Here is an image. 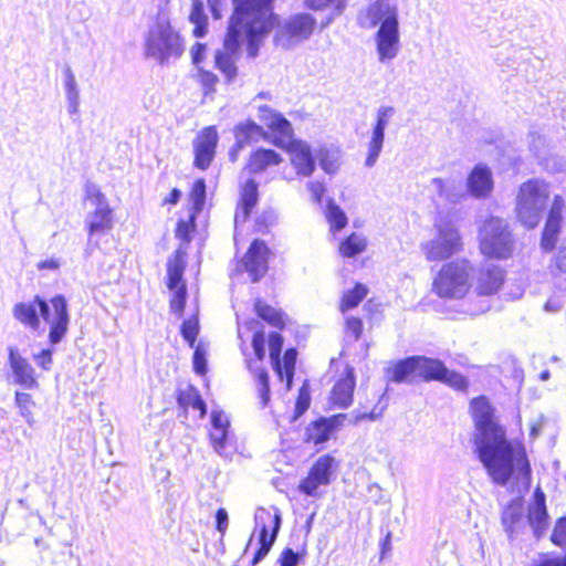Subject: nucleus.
<instances>
[{
	"instance_id": "f257e3e1",
	"label": "nucleus",
	"mask_w": 566,
	"mask_h": 566,
	"mask_svg": "<svg viewBox=\"0 0 566 566\" xmlns=\"http://www.w3.org/2000/svg\"><path fill=\"white\" fill-rule=\"evenodd\" d=\"M473 417L474 451L492 481L504 486L516 474L517 480H530L532 469L525 448L506 439L505 430L494 417V408L485 396L470 402Z\"/></svg>"
},
{
	"instance_id": "f03ea898",
	"label": "nucleus",
	"mask_w": 566,
	"mask_h": 566,
	"mask_svg": "<svg viewBox=\"0 0 566 566\" xmlns=\"http://www.w3.org/2000/svg\"><path fill=\"white\" fill-rule=\"evenodd\" d=\"M275 0H233V13L229 21L224 38L226 52L216 53L217 67L231 82L237 76L233 54L240 49L242 39H247V51L250 57L259 53L263 38L273 29L277 15L273 13Z\"/></svg>"
},
{
	"instance_id": "7ed1b4c3",
	"label": "nucleus",
	"mask_w": 566,
	"mask_h": 566,
	"mask_svg": "<svg viewBox=\"0 0 566 566\" xmlns=\"http://www.w3.org/2000/svg\"><path fill=\"white\" fill-rule=\"evenodd\" d=\"M185 51L184 41L169 21L158 19L145 38V56L154 59L160 65L170 59H179Z\"/></svg>"
},
{
	"instance_id": "20e7f679",
	"label": "nucleus",
	"mask_w": 566,
	"mask_h": 566,
	"mask_svg": "<svg viewBox=\"0 0 566 566\" xmlns=\"http://www.w3.org/2000/svg\"><path fill=\"white\" fill-rule=\"evenodd\" d=\"M551 191L545 181L532 179L520 187L516 212L520 221L527 228H535L546 209Z\"/></svg>"
},
{
	"instance_id": "39448f33",
	"label": "nucleus",
	"mask_w": 566,
	"mask_h": 566,
	"mask_svg": "<svg viewBox=\"0 0 566 566\" xmlns=\"http://www.w3.org/2000/svg\"><path fill=\"white\" fill-rule=\"evenodd\" d=\"M472 265L468 260L444 264L433 281V291L444 298H461L470 287Z\"/></svg>"
},
{
	"instance_id": "423d86ee",
	"label": "nucleus",
	"mask_w": 566,
	"mask_h": 566,
	"mask_svg": "<svg viewBox=\"0 0 566 566\" xmlns=\"http://www.w3.org/2000/svg\"><path fill=\"white\" fill-rule=\"evenodd\" d=\"M480 250L489 258L506 259L513 250V240L507 222L497 217L485 220L480 228Z\"/></svg>"
},
{
	"instance_id": "0eeeda50",
	"label": "nucleus",
	"mask_w": 566,
	"mask_h": 566,
	"mask_svg": "<svg viewBox=\"0 0 566 566\" xmlns=\"http://www.w3.org/2000/svg\"><path fill=\"white\" fill-rule=\"evenodd\" d=\"M39 317L50 325L49 342L57 345L62 342L69 331L70 314L69 305L64 295H55L50 302L35 295Z\"/></svg>"
},
{
	"instance_id": "6e6552de",
	"label": "nucleus",
	"mask_w": 566,
	"mask_h": 566,
	"mask_svg": "<svg viewBox=\"0 0 566 566\" xmlns=\"http://www.w3.org/2000/svg\"><path fill=\"white\" fill-rule=\"evenodd\" d=\"M416 377L426 382L439 381L459 391L469 388V379L464 375L449 369L438 358L416 355Z\"/></svg>"
},
{
	"instance_id": "1a4fd4ad",
	"label": "nucleus",
	"mask_w": 566,
	"mask_h": 566,
	"mask_svg": "<svg viewBox=\"0 0 566 566\" xmlns=\"http://www.w3.org/2000/svg\"><path fill=\"white\" fill-rule=\"evenodd\" d=\"M436 228L437 237L422 244L427 260H447L462 250V238L454 224L446 221L438 223Z\"/></svg>"
},
{
	"instance_id": "9d476101",
	"label": "nucleus",
	"mask_w": 566,
	"mask_h": 566,
	"mask_svg": "<svg viewBox=\"0 0 566 566\" xmlns=\"http://www.w3.org/2000/svg\"><path fill=\"white\" fill-rule=\"evenodd\" d=\"M315 25L316 20L310 13L293 14L277 25L274 36L275 44L284 50H290L310 39Z\"/></svg>"
},
{
	"instance_id": "9b49d317",
	"label": "nucleus",
	"mask_w": 566,
	"mask_h": 566,
	"mask_svg": "<svg viewBox=\"0 0 566 566\" xmlns=\"http://www.w3.org/2000/svg\"><path fill=\"white\" fill-rule=\"evenodd\" d=\"M255 527H259V548L253 558L252 566L258 565L271 551L281 528L282 517L279 510L272 514L265 509H259L255 513Z\"/></svg>"
},
{
	"instance_id": "f8f14e48",
	"label": "nucleus",
	"mask_w": 566,
	"mask_h": 566,
	"mask_svg": "<svg viewBox=\"0 0 566 566\" xmlns=\"http://www.w3.org/2000/svg\"><path fill=\"white\" fill-rule=\"evenodd\" d=\"M335 469L336 462L332 455L319 457L310 469L307 476L301 481L298 490L307 496H319L318 488L332 482Z\"/></svg>"
},
{
	"instance_id": "ddd939ff",
	"label": "nucleus",
	"mask_w": 566,
	"mask_h": 566,
	"mask_svg": "<svg viewBox=\"0 0 566 566\" xmlns=\"http://www.w3.org/2000/svg\"><path fill=\"white\" fill-rule=\"evenodd\" d=\"M234 143L229 149L228 156L230 161L235 163L240 153L253 143L261 139H269V133L252 119L239 122L233 127Z\"/></svg>"
},
{
	"instance_id": "4468645a",
	"label": "nucleus",
	"mask_w": 566,
	"mask_h": 566,
	"mask_svg": "<svg viewBox=\"0 0 566 566\" xmlns=\"http://www.w3.org/2000/svg\"><path fill=\"white\" fill-rule=\"evenodd\" d=\"M357 22L364 29L397 23L399 22L397 8L390 3V0H375L358 13Z\"/></svg>"
},
{
	"instance_id": "2eb2a0df",
	"label": "nucleus",
	"mask_w": 566,
	"mask_h": 566,
	"mask_svg": "<svg viewBox=\"0 0 566 566\" xmlns=\"http://www.w3.org/2000/svg\"><path fill=\"white\" fill-rule=\"evenodd\" d=\"M395 113L396 109L392 106H380L377 109L376 123L373 127L371 137L368 143V154L365 160L366 167L370 168L377 163L385 140V129Z\"/></svg>"
},
{
	"instance_id": "dca6fc26",
	"label": "nucleus",
	"mask_w": 566,
	"mask_h": 566,
	"mask_svg": "<svg viewBox=\"0 0 566 566\" xmlns=\"http://www.w3.org/2000/svg\"><path fill=\"white\" fill-rule=\"evenodd\" d=\"M218 133L213 126L203 128L193 140L195 167L206 170L211 165L218 145Z\"/></svg>"
},
{
	"instance_id": "f3484780",
	"label": "nucleus",
	"mask_w": 566,
	"mask_h": 566,
	"mask_svg": "<svg viewBox=\"0 0 566 566\" xmlns=\"http://www.w3.org/2000/svg\"><path fill=\"white\" fill-rule=\"evenodd\" d=\"M375 42L379 62L394 60L400 49L399 22L380 25L375 34Z\"/></svg>"
},
{
	"instance_id": "a211bd4d",
	"label": "nucleus",
	"mask_w": 566,
	"mask_h": 566,
	"mask_svg": "<svg viewBox=\"0 0 566 566\" xmlns=\"http://www.w3.org/2000/svg\"><path fill=\"white\" fill-rule=\"evenodd\" d=\"M269 249L264 241L255 239L249 247L243 265L252 282H259L268 271Z\"/></svg>"
},
{
	"instance_id": "6ab92c4d",
	"label": "nucleus",
	"mask_w": 566,
	"mask_h": 566,
	"mask_svg": "<svg viewBox=\"0 0 566 566\" xmlns=\"http://www.w3.org/2000/svg\"><path fill=\"white\" fill-rule=\"evenodd\" d=\"M564 208L565 201L563 197L556 195L549 209L541 240V245L545 251H552L555 248L563 220L562 213Z\"/></svg>"
},
{
	"instance_id": "aec40b11",
	"label": "nucleus",
	"mask_w": 566,
	"mask_h": 566,
	"mask_svg": "<svg viewBox=\"0 0 566 566\" xmlns=\"http://www.w3.org/2000/svg\"><path fill=\"white\" fill-rule=\"evenodd\" d=\"M285 149L291 153V164L297 175L310 177L315 170V159L312 156L311 146L301 139H294Z\"/></svg>"
},
{
	"instance_id": "412c9836",
	"label": "nucleus",
	"mask_w": 566,
	"mask_h": 566,
	"mask_svg": "<svg viewBox=\"0 0 566 566\" xmlns=\"http://www.w3.org/2000/svg\"><path fill=\"white\" fill-rule=\"evenodd\" d=\"M527 522L536 538H541L545 534L548 525V513L545 493L539 488L535 490L533 503L528 506Z\"/></svg>"
},
{
	"instance_id": "4be33fe9",
	"label": "nucleus",
	"mask_w": 566,
	"mask_h": 566,
	"mask_svg": "<svg viewBox=\"0 0 566 566\" xmlns=\"http://www.w3.org/2000/svg\"><path fill=\"white\" fill-rule=\"evenodd\" d=\"M9 365L15 377V382L27 389L38 387V381L34 377V368L29 361L19 354L14 347H9Z\"/></svg>"
},
{
	"instance_id": "5701e85b",
	"label": "nucleus",
	"mask_w": 566,
	"mask_h": 566,
	"mask_svg": "<svg viewBox=\"0 0 566 566\" xmlns=\"http://www.w3.org/2000/svg\"><path fill=\"white\" fill-rule=\"evenodd\" d=\"M468 190L475 198L488 197L493 189L492 171L486 165H476L468 176Z\"/></svg>"
},
{
	"instance_id": "b1692460",
	"label": "nucleus",
	"mask_w": 566,
	"mask_h": 566,
	"mask_svg": "<svg viewBox=\"0 0 566 566\" xmlns=\"http://www.w3.org/2000/svg\"><path fill=\"white\" fill-rule=\"evenodd\" d=\"M356 386L355 370L350 366H346L344 374L336 381L332 389V400L338 407L345 409L353 402V395Z\"/></svg>"
},
{
	"instance_id": "393cba45",
	"label": "nucleus",
	"mask_w": 566,
	"mask_h": 566,
	"mask_svg": "<svg viewBox=\"0 0 566 566\" xmlns=\"http://www.w3.org/2000/svg\"><path fill=\"white\" fill-rule=\"evenodd\" d=\"M282 161L283 158L277 151L259 147L250 154L244 170L250 175H256L265 171L270 167L280 165Z\"/></svg>"
},
{
	"instance_id": "a878e982",
	"label": "nucleus",
	"mask_w": 566,
	"mask_h": 566,
	"mask_svg": "<svg viewBox=\"0 0 566 566\" xmlns=\"http://www.w3.org/2000/svg\"><path fill=\"white\" fill-rule=\"evenodd\" d=\"M504 275L500 266L485 264L480 271L476 291L480 295L495 294L503 284Z\"/></svg>"
},
{
	"instance_id": "bb28decb",
	"label": "nucleus",
	"mask_w": 566,
	"mask_h": 566,
	"mask_svg": "<svg viewBox=\"0 0 566 566\" xmlns=\"http://www.w3.org/2000/svg\"><path fill=\"white\" fill-rule=\"evenodd\" d=\"M502 524L505 532L512 537L524 527V509L518 500H512L503 510Z\"/></svg>"
},
{
	"instance_id": "cd10ccee",
	"label": "nucleus",
	"mask_w": 566,
	"mask_h": 566,
	"mask_svg": "<svg viewBox=\"0 0 566 566\" xmlns=\"http://www.w3.org/2000/svg\"><path fill=\"white\" fill-rule=\"evenodd\" d=\"M269 129L274 134L272 143L279 148L285 149L294 142L292 124L281 113L270 123Z\"/></svg>"
},
{
	"instance_id": "c85d7f7f",
	"label": "nucleus",
	"mask_w": 566,
	"mask_h": 566,
	"mask_svg": "<svg viewBox=\"0 0 566 566\" xmlns=\"http://www.w3.org/2000/svg\"><path fill=\"white\" fill-rule=\"evenodd\" d=\"M13 317L24 326L36 331L40 327V318L35 297L31 302L17 303L12 308Z\"/></svg>"
},
{
	"instance_id": "c756f323",
	"label": "nucleus",
	"mask_w": 566,
	"mask_h": 566,
	"mask_svg": "<svg viewBox=\"0 0 566 566\" xmlns=\"http://www.w3.org/2000/svg\"><path fill=\"white\" fill-rule=\"evenodd\" d=\"M85 224L88 231L90 240L97 232L103 233L111 230L113 227L112 209H99L87 213Z\"/></svg>"
},
{
	"instance_id": "7c9ffc66",
	"label": "nucleus",
	"mask_w": 566,
	"mask_h": 566,
	"mask_svg": "<svg viewBox=\"0 0 566 566\" xmlns=\"http://www.w3.org/2000/svg\"><path fill=\"white\" fill-rule=\"evenodd\" d=\"M389 380L396 384L410 382V377H416V355L396 361L387 370Z\"/></svg>"
},
{
	"instance_id": "2f4dec72",
	"label": "nucleus",
	"mask_w": 566,
	"mask_h": 566,
	"mask_svg": "<svg viewBox=\"0 0 566 566\" xmlns=\"http://www.w3.org/2000/svg\"><path fill=\"white\" fill-rule=\"evenodd\" d=\"M433 190L438 193L441 199L450 202H457L462 197V186L453 179H441L433 178L431 180Z\"/></svg>"
},
{
	"instance_id": "473e14b6",
	"label": "nucleus",
	"mask_w": 566,
	"mask_h": 566,
	"mask_svg": "<svg viewBox=\"0 0 566 566\" xmlns=\"http://www.w3.org/2000/svg\"><path fill=\"white\" fill-rule=\"evenodd\" d=\"M184 272H185V261L177 253L176 256L174 259L168 260V263H167V276H168L167 286L170 291H175V289H178L181 285H186L182 280Z\"/></svg>"
},
{
	"instance_id": "72a5a7b5",
	"label": "nucleus",
	"mask_w": 566,
	"mask_h": 566,
	"mask_svg": "<svg viewBox=\"0 0 566 566\" xmlns=\"http://www.w3.org/2000/svg\"><path fill=\"white\" fill-rule=\"evenodd\" d=\"M332 432L333 428L329 424V420L321 418L306 429V440L315 444L324 443L331 438Z\"/></svg>"
},
{
	"instance_id": "f704fd0d",
	"label": "nucleus",
	"mask_w": 566,
	"mask_h": 566,
	"mask_svg": "<svg viewBox=\"0 0 566 566\" xmlns=\"http://www.w3.org/2000/svg\"><path fill=\"white\" fill-rule=\"evenodd\" d=\"M254 310L258 316L265 321L268 324L276 328L284 327L285 323L283 319V313L280 310L272 307L260 298L255 301Z\"/></svg>"
},
{
	"instance_id": "c9c22d12",
	"label": "nucleus",
	"mask_w": 566,
	"mask_h": 566,
	"mask_svg": "<svg viewBox=\"0 0 566 566\" xmlns=\"http://www.w3.org/2000/svg\"><path fill=\"white\" fill-rule=\"evenodd\" d=\"M189 20L195 24L193 35L196 38L205 36L207 33L208 17L205 12L202 0H192Z\"/></svg>"
},
{
	"instance_id": "e433bc0d",
	"label": "nucleus",
	"mask_w": 566,
	"mask_h": 566,
	"mask_svg": "<svg viewBox=\"0 0 566 566\" xmlns=\"http://www.w3.org/2000/svg\"><path fill=\"white\" fill-rule=\"evenodd\" d=\"M269 347H270V358L272 363V368L279 376V378L283 379V368L281 361V353L283 348V337L281 334L276 332H272L269 335Z\"/></svg>"
},
{
	"instance_id": "4c0bfd02",
	"label": "nucleus",
	"mask_w": 566,
	"mask_h": 566,
	"mask_svg": "<svg viewBox=\"0 0 566 566\" xmlns=\"http://www.w3.org/2000/svg\"><path fill=\"white\" fill-rule=\"evenodd\" d=\"M366 239L357 233H352L339 245V252L345 258H354L365 251Z\"/></svg>"
},
{
	"instance_id": "58836bf2",
	"label": "nucleus",
	"mask_w": 566,
	"mask_h": 566,
	"mask_svg": "<svg viewBox=\"0 0 566 566\" xmlns=\"http://www.w3.org/2000/svg\"><path fill=\"white\" fill-rule=\"evenodd\" d=\"M178 403L182 407L191 406L193 409L200 411L201 418L207 413V406L200 394L191 388L188 392H180L178 396Z\"/></svg>"
},
{
	"instance_id": "ea45409f",
	"label": "nucleus",
	"mask_w": 566,
	"mask_h": 566,
	"mask_svg": "<svg viewBox=\"0 0 566 566\" xmlns=\"http://www.w3.org/2000/svg\"><path fill=\"white\" fill-rule=\"evenodd\" d=\"M256 378V387L259 392V398L261 401V407L264 408L270 401L271 390H270V381L269 374L264 368H256L253 370Z\"/></svg>"
},
{
	"instance_id": "a19ab883",
	"label": "nucleus",
	"mask_w": 566,
	"mask_h": 566,
	"mask_svg": "<svg viewBox=\"0 0 566 566\" xmlns=\"http://www.w3.org/2000/svg\"><path fill=\"white\" fill-rule=\"evenodd\" d=\"M326 218L331 224V229L334 231H338L347 224L345 212L333 200H329L327 203Z\"/></svg>"
},
{
	"instance_id": "79ce46f5",
	"label": "nucleus",
	"mask_w": 566,
	"mask_h": 566,
	"mask_svg": "<svg viewBox=\"0 0 566 566\" xmlns=\"http://www.w3.org/2000/svg\"><path fill=\"white\" fill-rule=\"evenodd\" d=\"M240 205L253 209L259 200L258 182L249 178L242 186Z\"/></svg>"
},
{
	"instance_id": "37998d69",
	"label": "nucleus",
	"mask_w": 566,
	"mask_h": 566,
	"mask_svg": "<svg viewBox=\"0 0 566 566\" xmlns=\"http://www.w3.org/2000/svg\"><path fill=\"white\" fill-rule=\"evenodd\" d=\"M367 294V287L360 283H357L353 290H349L344 294L342 300V311H348L356 307Z\"/></svg>"
},
{
	"instance_id": "c03bdc74",
	"label": "nucleus",
	"mask_w": 566,
	"mask_h": 566,
	"mask_svg": "<svg viewBox=\"0 0 566 566\" xmlns=\"http://www.w3.org/2000/svg\"><path fill=\"white\" fill-rule=\"evenodd\" d=\"M206 181L202 178L197 179L192 186L190 201L195 213H198L203 209L206 202Z\"/></svg>"
},
{
	"instance_id": "a18cd8bd",
	"label": "nucleus",
	"mask_w": 566,
	"mask_h": 566,
	"mask_svg": "<svg viewBox=\"0 0 566 566\" xmlns=\"http://www.w3.org/2000/svg\"><path fill=\"white\" fill-rule=\"evenodd\" d=\"M180 333L184 339L189 344V346L193 348L197 336L199 334L198 321L196 318L185 319L181 324Z\"/></svg>"
},
{
	"instance_id": "49530a36",
	"label": "nucleus",
	"mask_w": 566,
	"mask_h": 566,
	"mask_svg": "<svg viewBox=\"0 0 566 566\" xmlns=\"http://www.w3.org/2000/svg\"><path fill=\"white\" fill-rule=\"evenodd\" d=\"M296 352L295 349H287L284 354L283 378H286V389L290 390L293 385L294 368H295Z\"/></svg>"
},
{
	"instance_id": "de8ad7c7",
	"label": "nucleus",
	"mask_w": 566,
	"mask_h": 566,
	"mask_svg": "<svg viewBox=\"0 0 566 566\" xmlns=\"http://www.w3.org/2000/svg\"><path fill=\"white\" fill-rule=\"evenodd\" d=\"M171 293L172 297L170 300V310L172 313L181 316L186 306L187 286L181 285L178 289H175V291H171Z\"/></svg>"
},
{
	"instance_id": "09e8293b",
	"label": "nucleus",
	"mask_w": 566,
	"mask_h": 566,
	"mask_svg": "<svg viewBox=\"0 0 566 566\" xmlns=\"http://www.w3.org/2000/svg\"><path fill=\"white\" fill-rule=\"evenodd\" d=\"M311 397L310 392L304 384L300 391L295 403L294 415L292 416L291 421H296L310 407Z\"/></svg>"
},
{
	"instance_id": "8fccbe9b",
	"label": "nucleus",
	"mask_w": 566,
	"mask_h": 566,
	"mask_svg": "<svg viewBox=\"0 0 566 566\" xmlns=\"http://www.w3.org/2000/svg\"><path fill=\"white\" fill-rule=\"evenodd\" d=\"M63 75L66 98L80 97V91L72 69L70 66H66L63 71Z\"/></svg>"
},
{
	"instance_id": "3c124183",
	"label": "nucleus",
	"mask_w": 566,
	"mask_h": 566,
	"mask_svg": "<svg viewBox=\"0 0 566 566\" xmlns=\"http://www.w3.org/2000/svg\"><path fill=\"white\" fill-rule=\"evenodd\" d=\"M206 349L202 346L201 343H199L195 347L193 356H192V364H193V370L198 375H205L207 373V358H206Z\"/></svg>"
},
{
	"instance_id": "603ef678",
	"label": "nucleus",
	"mask_w": 566,
	"mask_h": 566,
	"mask_svg": "<svg viewBox=\"0 0 566 566\" xmlns=\"http://www.w3.org/2000/svg\"><path fill=\"white\" fill-rule=\"evenodd\" d=\"M228 429L229 428H220V429L218 428V429H212V431L210 432V440H211L212 447L216 450V452L219 454H222V452L226 448L228 432H229Z\"/></svg>"
},
{
	"instance_id": "864d4df0",
	"label": "nucleus",
	"mask_w": 566,
	"mask_h": 566,
	"mask_svg": "<svg viewBox=\"0 0 566 566\" xmlns=\"http://www.w3.org/2000/svg\"><path fill=\"white\" fill-rule=\"evenodd\" d=\"M551 541L557 546L566 545V515L556 521Z\"/></svg>"
},
{
	"instance_id": "5fc2aeb1",
	"label": "nucleus",
	"mask_w": 566,
	"mask_h": 566,
	"mask_svg": "<svg viewBox=\"0 0 566 566\" xmlns=\"http://www.w3.org/2000/svg\"><path fill=\"white\" fill-rule=\"evenodd\" d=\"M302 559L300 553L294 552L292 548L286 547L281 553L277 563L280 566H298Z\"/></svg>"
},
{
	"instance_id": "6e6d98bb",
	"label": "nucleus",
	"mask_w": 566,
	"mask_h": 566,
	"mask_svg": "<svg viewBox=\"0 0 566 566\" xmlns=\"http://www.w3.org/2000/svg\"><path fill=\"white\" fill-rule=\"evenodd\" d=\"M252 347L255 357L259 360H263L265 357V335L263 332H256L252 337Z\"/></svg>"
},
{
	"instance_id": "4d7b16f0",
	"label": "nucleus",
	"mask_w": 566,
	"mask_h": 566,
	"mask_svg": "<svg viewBox=\"0 0 566 566\" xmlns=\"http://www.w3.org/2000/svg\"><path fill=\"white\" fill-rule=\"evenodd\" d=\"M198 75L201 85L206 88V93L214 91L218 77L212 72L198 67Z\"/></svg>"
},
{
	"instance_id": "13d9d810",
	"label": "nucleus",
	"mask_w": 566,
	"mask_h": 566,
	"mask_svg": "<svg viewBox=\"0 0 566 566\" xmlns=\"http://www.w3.org/2000/svg\"><path fill=\"white\" fill-rule=\"evenodd\" d=\"M381 413H382V409H380L379 411H376V408H374L370 412L354 411L350 413L349 422L353 424H357L365 419L375 421L381 417Z\"/></svg>"
},
{
	"instance_id": "bf43d9fd",
	"label": "nucleus",
	"mask_w": 566,
	"mask_h": 566,
	"mask_svg": "<svg viewBox=\"0 0 566 566\" xmlns=\"http://www.w3.org/2000/svg\"><path fill=\"white\" fill-rule=\"evenodd\" d=\"M319 166L327 174H334L338 169L335 160L328 158L327 150H321L318 155Z\"/></svg>"
},
{
	"instance_id": "052dcab7",
	"label": "nucleus",
	"mask_w": 566,
	"mask_h": 566,
	"mask_svg": "<svg viewBox=\"0 0 566 566\" xmlns=\"http://www.w3.org/2000/svg\"><path fill=\"white\" fill-rule=\"evenodd\" d=\"M346 328L354 336V339L358 340L363 333V322L357 317H348L346 319Z\"/></svg>"
},
{
	"instance_id": "680f3d73",
	"label": "nucleus",
	"mask_w": 566,
	"mask_h": 566,
	"mask_svg": "<svg viewBox=\"0 0 566 566\" xmlns=\"http://www.w3.org/2000/svg\"><path fill=\"white\" fill-rule=\"evenodd\" d=\"M229 524V516L226 509L220 507L218 509L216 513V528L221 533L224 534Z\"/></svg>"
},
{
	"instance_id": "e2e57ef3",
	"label": "nucleus",
	"mask_w": 566,
	"mask_h": 566,
	"mask_svg": "<svg viewBox=\"0 0 566 566\" xmlns=\"http://www.w3.org/2000/svg\"><path fill=\"white\" fill-rule=\"evenodd\" d=\"M52 349H42L39 355L35 356L36 364L44 370H50L52 365Z\"/></svg>"
},
{
	"instance_id": "0e129e2a",
	"label": "nucleus",
	"mask_w": 566,
	"mask_h": 566,
	"mask_svg": "<svg viewBox=\"0 0 566 566\" xmlns=\"http://www.w3.org/2000/svg\"><path fill=\"white\" fill-rule=\"evenodd\" d=\"M212 429L229 428L230 422L222 411L213 410L211 412Z\"/></svg>"
},
{
	"instance_id": "69168bd1",
	"label": "nucleus",
	"mask_w": 566,
	"mask_h": 566,
	"mask_svg": "<svg viewBox=\"0 0 566 566\" xmlns=\"http://www.w3.org/2000/svg\"><path fill=\"white\" fill-rule=\"evenodd\" d=\"M277 112L269 107L268 105L259 106V119L264 123L268 127L272 120H274L275 116H277Z\"/></svg>"
},
{
	"instance_id": "338daca9",
	"label": "nucleus",
	"mask_w": 566,
	"mask_h": 566,
	"mask_svg": "<svg viewBox=\"0 0 566 566\" xmlns=\"http://www.w3.org/2000/svg\"><path fill=\"white\" fill-rule=\"evenodd\" d=\"M307 187L312 193L313 199L317 203H321L323 196L325 193V186L319 181H312V182H308Z\"/></svg>"
},
{
	"instance_id": "774afa93",
	"label": "nucleus",
	"mask_w": 566,
	"mask_h": 566,
	"mask_svg": "<svg viewBox=\"0 0 566 566\" xmlns=\"http://www.w3.org/2000/svg\"><path fill=\"white\" fill-rule=\"evenodd\" d=\"M206 44H202V43H196L192 49H191V59H192V63L198 66L203 57H205V53H206Z\"/></svg>"
}]
</instances>
